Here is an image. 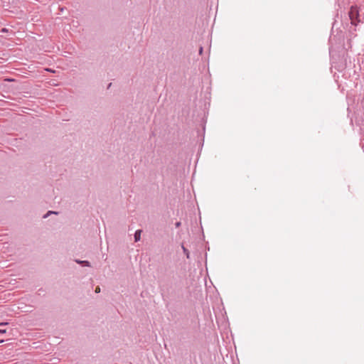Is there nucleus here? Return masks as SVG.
<instances>
[{
	"label": "nucleus",
	"instance_id": "obj_5",
	"mask_svg": "<svg viewBox=\"0 0 364 364\" xmlns=\"http://www.w3.org/2000/svg\"><path fill=\"white\" fill-rule=\"evenodd\" d=\"M95 292H96V293H99V292H100V287H96V289H95Z\"/></svg>",
	"mask_w": 364,
	"mask_h": 364
},
{
	"label": "nucleus",
	"instance_id": "obj_7",
	"mask_svg": "<svg viewBox=\"0 0 364 364\" xmlns=\"http://www.w3.org/2000/svg\"><path fill=\"white\" fill-rule=\"evenodd\" d=\"M5 80H6V81H9V82H13V81H14V79H9V78H8V79H5Z\"/></svg>",
	"mask_w": 364,
	"mask_h": 364
},
{
	"label": "nucleus",
	"instance_id": "obj_2",
	"mask_svg": "<svg viewBox=\"0 0 364 364\" xmlns=\"http://www.w3.org/2000/svg\"><path fill=\"white\" fill-rule=\"evenodd\" d=\"M141 230H138L136 231L135 234H134V239H135V241L136 242H138L141 239Z\"/></svg>",
	"mask_w": 364,
	"mask_h": 364
},
{
	"label": "nucleus",
	"instance_id": "obj_11",
	"mask_svg": "<svg viewBox=\"0 0 364 364\" xmlns=\"http://www.w3.org/2000/svg\"><path fill=\"white\" fill-rule=\"evenodd\" d=\"M6 324H7V323H1L0 326L6 325Z\"/></svg>",
	"mask_w": 364,
	"mask_h": 364
},
{
	"label": "nucleus",
	"instance_id": "obj_10",
	"mask_svg": "<svg viewBox=\"0 0 364 364\" xmlns=\"http://www.w3.org/2000/svg\"><path fill=\"white\" fill-rule=\"evenodd\" d=\"M2 32H7V29L6 28H3L2 29Z\"/></svg>",
	"mask_w": 364,
	"mask_h": 364
},
{
	"label": "nucleus",
	"instance_id": "obj_3",
	"mask_svg": "<svg viewBox=\"0 0 364 364\" xmlns=\"http://www.w3.org/2000/svg\"><path fill=\"white\" fill-rule=\"evenodd\" d=\"M182 247H183L184 253L186 255L187 257H189L188 251L183 246Z\"/></svg>",
	"mask_w": 364,
	"mask_h": 364
},
{
	"label": "nucleus",
	"instance_id": "obj_1",
	"mask_svg": "<svg viewBox=\"0 0 364 364\" xmlns=\"http://www.w3.org/2000/svg\"><path fill=\"white\" fill-rule=\"evenodd\" d=\"M349 16L351 20V23L354 25L357 24V22L359 21L358 18V11L356 7H351L350 11L349 12Z\"/></svg>",
	"mask_w": 364,
	"mask_h": 364
},
{
	"label": "nucleus",
	"instance_id": "obj_4",
	"mask_svg": "<svg viewBox=\"0 0 364 364\" xmlns=\"http://www.w3.org/2000/svg\"><path fill=\"white\" fill-rule=\"evenodd\" d=\"M77 262L80 263V264H85L86 265H88V262H87V261H80V262L77 261Z\"/></svg>",
	"mask_w": 364,
	"mask_h": 364
},
{
	"label": "nucleus",
	"instance_id": "obj_12",
	"mask_svg": "<svg viewBox=\"0 0 364 364\" xmlns=\"http://www.w3.org/2000/svg\"><path fill=\"white\" fill-rule=\"evenodd\" d=\"M3 342H4V340H1V341H0V343H3Z\"/></svg>",
	"mask_w": 364,
	"mask_h": 364
},
{
	"label": "nucleus",
	"instance_id": "obj_6",
	"mask_svg": "<svg viewBox=\"0 0 364 364\" xmlns=\"http://www.w3.org/2000/svg\"><path fill=\"white\" fill-rule=\"evenodd\" d=\"M6 333L5 329H0V333Z\"/></svg>",
	"mask_w": 364,
	"mask_h": 364
},
{
	"label": "nucleus",
	"instance_id": "obj_8",
	"mask_svg": "<svg viewBox=\"0 0 364 364\" xmlns=\"http://www.w3.org/2000/svg\"><path fill=\"white\" fill-rule=\"evenodd\" d=\"M50 213H55V214H57V213H55V212H51V211H49V212L47 213V215H48V214H50Z\"/></svg>",
	"mask_w": 364,
	"mask_h": 364
},
{
	"label": "nucleus",
	"instance_id": "obj_9",
	"mask_svg": "<svg viewBox=\"0 0 364 364\" xmlns=\"http://www.w3.org/2000/svg\"><path fill=\"white\" fill-rule=\"evenodd\" d=\"M180 225H181V223L178 222V223H177L176 224V227H179V226H180Z\"/></svg>",
	"mask_w": 364,
	"mask_h": 364
}]
</instances>
